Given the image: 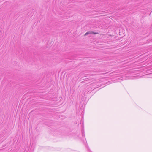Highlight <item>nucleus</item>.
Segmentation results:
<instances>
[{
    "instance_id": "obj_2",
    "label": "nucleus",
    "mask_w": 152,
    "mask_h": 152,
    "mask_svg": "<svg viewBox=\"0 0 152 152\" xmlns=\"http://www.w3.org/2000/svg\"><path fill=\"white\" fill-rule=\"evenodd\" d=\"M97 34V33H95L94 32H93V31H91H91H88V32H87L85 34V36H86L88 34Z\"/></svg>"
},
{
    "instance_id": "obj_1",
    "label": "nucleus",
    "mask_w": 152,
    "mask_h": 152,
    "mask_svg": "<svg viewBox=\"0 0 152 152\" xmlns=\"http://www.w3.org/2000/svg\"><path fill=\"white\" fill-rule=\"evenodd\" d=\"M105 36L107 37V40H109V41H113L114 39V37L113 35H109L108 34H106Z\"/></svg>"
}]
</instances>
